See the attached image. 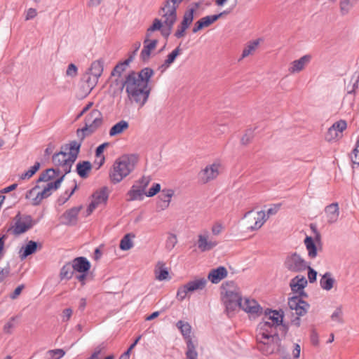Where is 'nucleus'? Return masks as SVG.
I'll return each mask as SVG.
<instances>
[{
    "label": "nucleus",
    "mask_w": 359,
    "mask_h": 359,
    "mask_svg": "<svg viewBox=\"0 0 359 359\" xmlns=\"http://www.w3.org/2000/svg\"><path fill=\"white\" fill-rule=\"evenodd\" d=\"M16 317L13 316L4 325L3 330L6 334H11L12 329L15 327V320Z\"/></svg>",
    "instance_id": "obj_54"
},
{
    "label": "nucleus",
    "mask_w": 359,
    "mask_h": 359,
    "mask_svg": "<svg viewBox=\"0 0 359 359\" xmlns=\"http://www.w3.org/2000/svg\"><path fill=\"white\" fill-rule=\"evenodd\" d=\"M264 39L262 38H258L255 40L250 41L248 43V55L253 53L259 46L260 43L263 42Z\"/></svg>",
    "instance_id": "obj_53"
},
{
    "label": "nucleus",
    "mask_w": 359,
    "mask_h": 359,
    "mask_svg": "<svg viewBox=\"0 0 359 359\" xmlns=\"http://www.w3.org/2000/svg\"><path fill=\"white\" fill-rule=\"evenodd\" d=\"M169 273L167 269L161 268L159 271L156 273V279L158 280H164L168 278Z\"/></svg>",
    "instance_id": "obj_58"
},
{
    "label": "nucleus",
    "mask_w": 359,
    "mask_h": 359,
    "mask_svg": "<svg viewBox=\"0 0 359 359\" xmlns=\"http://www.w3.org/2000/svg\"><path fill=\"white\" fill-rule=\"evenodd\" d=\"M76 188H77V185H76V184H75L74 188L72 189V191L69 193H68V191H66L63 194H62L57 198V204L59 205H62L64 203H65L69 200V198L73 195V194L76 191Z\"/></svg>",
    "instance_id": "obj_44"
},
{
    "label": "nucleus",
    "mask_w": 359,
    "mask_h": 359,
    "mask_svg": "<svg viewBox=\"0 0 359 359\" xmlns=\"http://www.w3.org/2000/svg\"><path fill=\"white\" fill-rule=\"evenodd\" d=\"M65 352L62 349H53L46 352L48 359H60L64 356Z\"/></svg>",
    "instance_id": "obj_46"
},
{
    "label": "nucleus",
    "mask_w": 359,
    "mask_h": 359,
    "mask_svg": "<svg viewBox=\"0 0 359 359\" xmlns=\"http://www.w3.org/2000/svg\"><path fill=\"white\" fill-rule=\"evenodd\" d=\"M177 243V238L176 235L173 233H170L165 242L166 248L169 250H172L175 248Z\"/></svg>",
    "instance_id": "obj_49"
},
{
    "label": "nucleus",
    "mask_w": 359,
    "mask_h": 359,
    "mask_svg": "<svg viewBox=\"0 0 359 359\" xmlns=\"http://www.w3.org/2000/svg\"><path fill=\"white\" fill-rule=\"evenodd\" d=\"M187 287L186 285H184L183 286L180 287L178 290H177V298L180 300V301H182L184 300L188 292H190L189 290H187Z\"/></svg>",
    "instance_id": "obj_55"
},
{
    "label": "nucleus",
    "mask_w": 359,
    "mask_h": 359,
    "mask_svg": "<svg viewBox=\"0 0 359 359\" xmlns=\"http://www.w3.org/2000/svg\"><path fill=\"white\" fill-rule=\"evenodd\" d=\"M154 72L150 67H144L139 72L130 71L121 81V88H125L128 100L142 107L148 100L150 88L149 82Z\"/></svg>",
    "instance_id": "obj_1"
},
{
    "label": "nucleus",
    "mask_w": 359,
    "mask_h": 359,
    "mask_svg": "<svg viewBox=\"0 0 359 359\" xmlns=\"http://www.w3.org/2000/svg\"><path fill=\"white\" fill-rule=\"evenodd\" d=\"M161 190V185L158 183H155L152 185V187L149 189L147 192H145V195L147 197H152L155 196L157 193H158Z\"/></svg>",
    "instance_id": "obj_56"
},
{
    "label": "nucleus",
    "mask_w": 359,
    "mask_h": 359,
    "mask_svg": "<svg viewBox=\"0 0 359 359\" xmlns=\"http://www.w3.org/2000/svg\"><path fill=\"white\" fill-rule=\"evenodd\" d=\"M60 173V168H48L40 174L37 180V182L39 183L41 182H48L54 179Z\"/></svg>",
    "instance_id": "obj_30"
},
{
    "label": "nucleus",
    "mask_w": 359,
    "mask_h": 359,
    "mask_svg": "<svg viewBox=\"0 0 359 359\" xmlns=\"http://www.w3.org/2000/svg\"><path fill=\"white\" fill-rule=\"evenodd\" d=\"M266 320L259 324V332L257 339L262 344L260 349L265 354L273 353L278 348L280 338L278 334V327H286L283 325L284 312L282 310H269L265 312Z\"/></svg>",
    "instance_id": "obj_2"
},
{
    "label": "nucleus",
    "mask_w": 359,
    "mask_h": 359,
    "mask_svg": "<svg viewBox=\"0 0 359 359\" xmlns=\"http://www.w3.org/2000/svg\"><path fill=\"white\" fill-rule=\"evenodd\" d=\"M307 285V280L304 276H297L290 281V286L294 292L302 293V290Z\"/></svg>",
    "instance_id": "obj_25"
},
{
    "label": "nucleus",
    "mask_w": 359,
    "mask_h": 359,
    "mask_svg": "<svg viewBox=\"0 0 359 359\" xmlns=\"http://www.w3.org/2000/svg\"><path fill=\"white\" fill-rule=\"evenodd\" d=\"M76 172L83 179L88 177L92 170V164L88 161L79 162L76 165Z\"/></svg>",
    "instance_id": "obj_28"
},
{
    "label": "nucleus",
    "mask_w": 359,
    "mask_h": 359,
    "mask_svg": "<svg viewBox=\"0 0 359 359\" xmlns=\"http://www.w3.org/2000/svg\"><path fill=\"white\" fill-rule=\"evenodd\" d=\"M187 359H197L198 353L193 342L189 341V348L186 351Z\"/></svg>",
    "instance_id": "obj_47"
},
{
    "label": "nucleus",
    "mask_w": 359,
    "mask_h": 359,
    "mask_svg": "<svg viewBox=\"0 0 359 359\" xmlns=\"http://www.w3.org/2000/svg\"><path fill=\"white\" fill-rule=\"evenodd\" d=\"M228 13L227 11H224L219 14L212 15H207L201 18L199 20L202 23L204 27H208L215 21H217L223 14Z\"/></svg>",
    "instance_id": "obj_39"
},
{
    "label": "nucleus",
    "mask_w": 359,
    "mask_h": 359,
    "mask_svg": "<svg viewBox=\"0 0 359 359\" xmlns=\"http://www.w3.org/2000/svg\"><path fill=\"white\" fill-rule=\"evenodd\" d=\"M131 63V57L127 58L124 61L119 62L114 67L111 72V76H116L117 79L115 80V83L118 84V79L121 77L122 74L126 72L129 65Z\"/></svg>",
    "instance_id": "obj_19"
},
{
    "label": "nucleus",
    "mask_w": 359,
    "mask_h": 359,
    "mask_svg": "<svg viewBox=\"0 0 359 359\" xmlns=\"http://www.w3.org/2000/svg\"><path fill=\"white\" fill-rule=\"evenodd\" d=\"M311 60L310 55H305L298 60L290 63L288 71L290 74H296L302 72L309 64Z\"/></svg>",
    "instance_id": "obj_13"
},
{
    "label": "nucleus",
    "mask_w": 359,
    "mask_h": 359,
    "mask_svg": "<svg viewBox=\"0 0 359 359\" xmlns=\"http://www.w3.org/2000/svg\"><path fill=\"white\" fill-rule=\"evenodd\" d=\"M77 67L75 65L71 63L68 65L66 74L67 76H69L71 77H74L77 74Z\"/></svg>",
    "instance_id": "obj_60"
},
{
    "label": "nucleus",
    "mask_w": 359,
    "mask_h": 359,
    "mask_svg": "<svg viewBox=\"0 0 359 359\" xmlns=\"http://www.w3.org/2000/svg\"><path fill=\"white\" fill-rule=\"evenodd\" d=\"M135 236L130 233L125 235L120 242V248L122 250H128L133 247V242L131 238H134Z\"/></svg>",
    "instance_id": "obj_42"
},
{
    "label": "nucleus",
    "mask_w": 359,
    "mask_h": 359,
    "mask_svg": "<svg viewBox=\"0 0 359 359\" xmlns=\"http://www.w3.org/2000/svg\"><path fill=\"white\" fill-rule=\"evenodd\" d=\"M109 144V142H104L100 145H99L95 149V157H101L104 156L102 154L104 149L108 147Z\"/></svg>",
    "instance_id": "obj_62"
},
{
    "label": "nucleus",
    "mask_w": 359,
    "mask_h": 359,
    "mask_svg": "<svg viewBox=\"0 0 359 359\" xmlns=\"http://www.w3.org/2000/svg\"><path fill=\"white\" fill-rule=\"evenodd\" d=\"M228 272L224 266H219L212 269L208 274V280L214 284H217L227 276Z\"/></svg>",
    "instance_id": "obj_17"
},
{
    "label": "nucleus",
    "mask_w": 359,
    "mask_h": 359,
    "mask_svg": "<svg viewBox=\"0 0 359 359\" xmlns=\"http://www.w3.org/2000/svg\"><path fill=\"white\" fill-rule=\"evenodd\" d=\"M341 137V135H339L334 128L332 126L328 129L326 135L325 139L328 142L336 140Z\"/></svg>",
    "instance_id": "obj_48"
},
{
    "label": "nucleus",
    "mask_w": 359,
    "mask_h": 359,
    "mask_svg": "<svg viewBox=\"0 0 359 359\" xmlns=\"http://www.w3.org/2000/svg\"><path fill=\"white\" fill-rule=\"evenodd\" d=\"M280 204H275L270 208H269L266 212L268 219L270 216L276 215L280 210Z\"/></svg>",
    "instance_id": "obj_63"
},
{
    "label": "nucleus",
    "mask_w": 359,
    "mask_h": 359,
    "mask_svg": "<svg viewBox=\"0 0 359 359\" xmlns=\"http://www.w3.org/2000/svg\"><path fill=\"white\" fill-rule=\"evenodd\" d=\"M163 27V22L158 18H155L152 25L149 27L150 32L160 30Z\"/></svg>",
    "instance_id": "obj_59"
},
{
    "label": "nucleus",
    "mask_w": 359,
    "mask_h": 359,
    "mask_svg": "<svg viewBox=\"0 0 359 359\" xmlns=\"http://www.w3.org/2000/svg\"><path fill=\"white\" fill-rule=\"evenodd\" d=\"M52 161L55 166L60 168V172H63L62 175H64V177L71 172L72 166L74 164L72 161L67 156V153L61 150L53 155Z\"/></svg>",
    "instance_id": "obj_8"
},
{
    "label": "nucleus",
    "mask_w": 359,
    "mask_h": 359,
    "mask_svg": "<svg viewBox=\"0 0 359 359\" xmlns=\"http://www.w3.org/2000/svg\"><path fill=\"white\" fill-rule=\"evenodd\" d=\"M359 74H355L353 76L351 80L350 84L347 86V92L349 94L353 93L358 87Z\"/></svg>",
    "instance_id": "obj_45"
},
{
    "label": "nucleus",
    "mask_w": 359,
    "mask_h": 359,
    "mask_svg": "<svg viewBox=\"0 0 359 359\" xmlns=\"http://www.w3.org/2000/svg\"><path fill=\"white\" fill-rule=\"evenodd\" d=\"M102 123V116L100 111L97 109L92 110L85 118V126L76 130L79 140H72L69 143L62 144L60 150L67 153V156L74 163L78 158L83 140L86 136L93 133Z\"/></svg>",
    "instance_id": "obj_3"
},
{
    "label": "nucleus",
    "mask_w": 359,
    "mask_h": 359,
    "mask_svg": "<svg viewBox=\"0 0 359 359\" xmlns=\"http://www.w3.org/2000/svg\"><path fill=\"white\" fill-rule=\"evenodd\" d=\"M63 180L64 175H61L55 182L48 183L43 189L39 192L36 197L32 199V205H39L43 199L46 198L51 195L52 191H55L60 188Z\"/></svg>",
    "instance_id": "obj_9"
},
{
    "label": "nucleus",
    "mask_w": 359,
    "mask_h": 359,
    "mask_svg": "<svg viewBox=\"0 0 359 359\" xmlns=\"http://www.w3.org/2000/svg\"><path fill=\"white\" fill-rule=\"evenodd\" d=\"M151 180V177L143 176L141 179L135 182L134 184L137 185V187H140L143 191H145V189L147 187Z\"/></svg>",
    "instance_id": "obj_50"
},
{
    "label": "nucleus",
    "mask_w": 359,
    "mask_h": 359,
    "mask_svg": "<svg viewBox=\"0 0 359 359\" xmlns=\"http://www.w3.org/2000/svg\"><path fill=\"white\" fill-rule=\"evenodd\" d=\"M104 62L102 59L93 61L91 63L88 73L99 79L103 72Z\"/></svg>",
    "instance_id": "obj_29"
},
{
    "label": "nucleus",
    "mask_w": 359,
    "mask_h": 359,
    "mask_svg": "<svg viewBox=\"0 0 359 359\" xmlns=\"http://www.w3.org/2000/svg\"><path fill=\"white\" fill-rule=\"evenodd\" d=\"M332 128H334L335 130L339 134L341 135V133L346 129L347 123L344 120H339V121L335 122Z\"/></svg>",
    "instance_id": "obj_51"
},
{
    "label": "nucleus",
    "mask_w": 359,
    "mask_h": 359,
    "mask_svg": "<svg viewBox=\"0 0 359 359\" xmlns=\"http://www.w3.org/2000/svg\"><path fill=\"white\" fill-rule=\"evenodd\" d=\"M144 195H145V191L140 189V187H137V185L133 184L127 193V196H128L127 201H141L143 199Z\"/></svg>",
    "instance_id": "obj_32"
},
{
    "label": "nucleus",
    "mask_w": 359,
    "mask_h": 359,
    "mask_svg": "<svg viewBox=\"0 0 359 359\" xmlns=\"http://www.w3.org/2000/svg\"><path fill=\"white\" fill-rule=\"evenodd\" d=\"M82 205L73 207L67 210L60 217L61 223L67 226H75L78 222V216Z\"/></svg>",
    "instance_id": "obj_11"
},
{
    "label": "nucleus",
    "mask_w": 359,
    "mask_h": 359,
    "mask_svg": "<svg viewBox=\"0 0 359 359\" xmlns=\"http://www.w3.org/2000/svg\"><path fill=\"white\" fill-rule=\"evenodd\" d=\"M219 168L220 164L217 163L208 165L198 174L201 182L205 184L215 179L219 174Z\"/></svg>",
    "instance_id": "obj_10"
},
{
    "label": "nucleus",
    "mask_w": 359,
    "mask_h": 359,
    "mask_svg": "<svg viewBox=\"0 0 359 359\" xmlns=\"http://www.w3.org/2000/svg\"><path fill=\"white\" fill-rule=\"evenodd\" d=\"M158 43V41L156 39H153L152 40H144L143 48L140 53V57L142 61L146 62L149 60L151 51L156 48Z\"/></svg>",
    "instance_id": "obj_14"
},
{
    "label": "nucleus",
    "mask_w": 359,
    "mask_h": 359,
    "mask_svg": "<svg viewBox=\"0 0 359 359\" xmlns=\"http://www.w3.org/2000/svg\"><path fill=\"white\" fill-rule=\"evenodd\" d=\"M195 12V9L191 8L185 11L182 21L181 22L182 26L188 28L190 25L192 23L194 20V13Z\"/></svg>",
    "instance_id": "obj_40"
},
{
    "label": "nucleus",
    "mask_w": 359,
    "mask_h": 359,
    "mask_svg": "<svg viewBox=\"0 0 359 359\" xmlns=\"http://www.w3.org/2000/svg\"><path fill=\"white\" fill-rule=\"evenodd\" d=\"M83 81L86 83L87 86V90H88V93H90L93 88L96 86L98 78L96 76L90 75L89 73H86V75H84L83 78Z\"/></svg>",
    "instance_id": "obj_41"
},
{
    "label": "nucleus",
    "mask_w": 359,
    "mask_h": 359,
    "mask_svg": "<svg viewBox=\"0 0 359 359\" xmlns=\"http://www.w3.org/2000/svg\"><path fill=\"white\" fill-rule=\"evenodd\" d=\"M129 128V123L125 120H121L114 124L109 130V135L114 137L121 134L124 130Z\"/></svg>",
    "instance_id": "obj_33"
},
{
    "label": "nucleus",
    "mask_w": 359,
    "mask_h": 359,
    "mask_svg": "<svg viewBox=\"0 0 359 359\" xmlns=\"http://www.w3.org/2000/svg\"><path fill=\"white\" fill-rule=\"evenodd\" d=\"M14 225L9 228L8 231H11L13 234L19 236L25 233L33 227L35 224L31 215H23L18 212L14 217Z\"/></svg>",
    "instance_id": "obj_7"
},
{
    "label": "nucleus",
    "mask_w": 359,
    "mask_h": 359,
    "mask_svg": "<svg viewBox=\"0 0 359 359\" xmlns=\"http://www.w3.org/2000/svg\"><path fill=\"white\" fill-rule=\"evenodd\" d=\"M108 197L109 196L107 192V189L104 187L100 190L95 191L93 194L92 202L98 206L102 203H105L108 199Z\"/></svg>",
    "instance_id": "obj_34"
},
{
    "label": "nucleus",
    "mask_w": 359,
    "mask_h": 359,
    "mask_svg": "<svg viewBox=\"0 0 359 359\" xmlns=\"http://www.w3.org/2000/svg\"><path fill=\"white\" fill-rule=\"evenodd\" d=\"M253 219L255 221L252 225L248 226V230L257 231L268 220V217L266 212L263 210L255 212L253 215Z\"/></svg>",
    "instance_id": "obj_21"
},
{
    "label": "nucleus",
    "mask_w": 359,
    "mask_h": 359,
    "mask_svg": "<svg viewBox=\"0 0 359 359\" xmlns=\"http://www.w3.org/2000/svg\"><path fill=\"white\" fill-rule=\"evenodd\" d=\"M38 247V243L33 241H29L25 247H22L21 250H20V257L22 260L25 259L26 257H27L29 255H32L34 253Z\"/></svg>",
    "instance_id": "obj_26"
},
{
    "label": "nucleus",
    "mask_w": 359,
    "mask_h": 359,
    "mask_svg": "<svg viewBox=\"0 0 359 359\" xmlns=\"http://www.w3.org/2000/svg\"><path fill=\"white\" fill-rule=\"evenodd\" d=\"M184 0H165L161 11L163 13L177 17V9Z\"/></svg>",
    "instance_id": "obj_20"
},
{
    "label": "nucleus",
    "mask_w": 359,
    "mask_h": 359,
    "mask_svg": "<svg viewBox=\"0 0 359 359\" xmlns=\"http://www.w3.org/2000/svg\"><path fill=\"white\" fill-rule=\"evenodd\" d=\"M306 269L309 270V271H308V278L309 280V282L310 283L315 282L316 280L317 272L314 269L311 268L309 265V267Z\"/></svg>",
    "instance_id": "obj_64"
},
{
    "label": "nucleus",
    "mask_w": 359,
    "mask_h": 359,
    "mask_svg": "<svg viewBox=\"0 0 359 359\" xmlns=\"http://www.w3.org/2000/svg\"><path fill=\"white\" fill-rule=\"evenodd\" d=\"M133 170V165L131 163L128 156H123L117 158L113 164L109 172V179L114 184L120 182L127 177Z\"/></svg>",
    "instance_id": "obj_5"
},
{
    "label": "nucleus",
    "mask_w": 359,
    "mask_h": 359,
    "mask_svg": "<svg viewBox=\"0 0 359 359\" xmlns=\"http://www.w3.org/2000/svg\"><path fill=\"white\" fill-rule=\"evenodd\" d=\"M284 267L292 273H300L309 267L306 260L297 252L288 253L283 262Z\"/></svg>",
    "instance_id": "obj_6"
},
{
    "label": "nucleus",
    "mask_w": 359,
    "mask_h": 359,
    "mask_svg": "<svg viewBox=\"0 0 359 359\" xmlns=\"http://www.w3.org/2000/svg\"><path fill=\"white\" fill-rule=\"evenodd\" d=\"M207 284V280L204 278L196 279L185 284L187 290L189 292H194L198 290H203Z\"/></svg>",
    "instance_id": "obj_35"
},
{
    "label": "nucleus",
    "mask_w": 359,
    "mask_h": 359,
    "mask_svg": "<svg viewBox=\"0 0 359 359\" xmlns=\"http://www.w3.org/2000/svg\"><path fill=\"white\" fill-rule=\"evenodd\" d=\"M74 273V267L72 262L65 264L61 269L60 277L62 279L69 280L72 278Z\"/></svg>",
    "instance_id": "obj_38"
},
{
    "label": "nucleus",
    "mask_w": 359,
    "mask_h": 359,
    "mask_svg": "<svg viewBox=\"0 0 359 359\" xmlns=\"http://www.w3.org/2000/svg\"><path fill=\"white\" fill-rule=\"evenodd\" d=\"M221 298L229 317H231L238 309H241L247 312V306H245L247 299H244V304H242L240 288L233 281H226L222 284Z\"/></svg>",
    "instance_id": "obj_4"
},
{
    "label": "nucleus",
    "mask_w": 359,
    "mask_h": 359,
    "mask_svg": "<svg viewBox=\"0 0 359 359\" xmlns=\"http://www.w3.org/2000/svg\"><path fill=\"white\" fill-rule=\"evenodd\" d=\"M174 192L172 189H163L159 196V204L158 205L162 208H166L168 207L170 202L171 198Z\"/></svg>",
    "instance_id": "obj_31"
},
{
    "label": "nucleus",
    "mask_w": 359,
    "mask_h": 359,
    "mask_svg": "<svg viewBox=\"0 0 359 359\" xmlns=\"http://www.w3.org/2000/svg\"><path fill=\"white\" fill-rule=\"evenodd\" d=\"M176 327L180 330L181 334L186 340L187 349L189 348V341L193 342L191 337V326L187 322L179 320L176 323Z\"/></svg>",
    "instance_id": "obj_23"
},
{
    "label": "nucleus",
    "mask_w": 359,
    "mask_h": 359,
    "mask_svg": "<svg viewBox=\"0 0 359 359\" xmlns=\"http://www.w3.org/2000/svg\"><path fill=\"white\" fill-rule=\"evenodd\" d=\"M263 313V308L255 299H248V317L256 318Z\"/></svg>",
    "instance_id": "obj_27"
},
{
    "label": "nucleus",
    "mask_w": 359,
    "mask_h": 359,
    "mask_svg": "<svg viewBox=\"0 0 359 359\" xmlns=\"http://www.w3.org/2000/svg\"><path fill=\"white\" fill-rule=\"evenodd\" d=\"M334 280L330 273H325L320 280V285L323 290H330L334 285Z\"/></svg>",
    "instance_id": "obj_37"
},
{
    "label": "nucleus",
    "mask_w": 359,
    "mask_h": 359,
    "mask_svg": "<svg viewBox=\"0 0 359 359\" xmlns=\"http://www.w3.org/2000/svg\"><path fill=\"white\" fill-rule=\"evenodd\" d=\"M40 168V163L36 162L33 166H32L27 172L23 173L20 176L21 180L31 178Z\"/></svg>",
    "instance_id": "obj_43"
},
{
    "label": "nucleus",
    "mask_w": 359,
    "mask_h": 359,
    "mask_svg": "<svg viewBox=\"0 0 359 359\" xmlns=\"http://www.w3.org/2000/svg\"><path fill=\"white\" fill-rule=\"evenodd\" d=\"M325 212L327 217V221L330 224L335 223L339 216V208L337 203H333L325 209Z\"/></svg>",
    "instance_id": "obj_18"
},
{
    "label": "nucleus",
    "mask_w": 359,
    "mask_h": 359,
    "mask_svg": "<svg viewBox=\"0 0 359 359\" xmlns=\"http://www.w3.org/2000/svg\"><path fill=\"white\" fill-rule=\"evenodd\" d=\"M162 17L164 18L163 24L166 25V27H161L160 29L161 34L165 39H168L172 32V27L177 20V17L165 13H163Z\"/></svg>",
    "instance_id": "obj_15"
},
{
    "label": "nucleus",
    "mask_w": 359,
    "mask_h": 359,
    "mask_svg": "<svg viewBox=\"0 0 359 359\" xmlns=\"http://www.w3.org/2000/svg\"><path fill=\"white\" fill-rule=\"evenodd\" d=\"M141 339V336H139L135 340V341L130 346V347L128 348V350L126 351H125L120 357V359H123V358H128L129 356H130V352L132 351V349L134 348V347L137 345V344L138 343V341H140V339Z\"/></svg>",
    "instance_id": "obj_57"
},
{
    "label": "nucleus",
    "mask_w": 359,
    "mask_h": 359,
    "mask_svg": "<svg viewBox=\"0 0 359 359\" xmlns=\"http://www.w3.org/2000/svg\"><path fill=\"white\" fill-rule=\"evenodd\" d=\"M182 49L180 46L175 48L167 56L164 62L159 66L158 69L163 73L175 62L177 57L182 53Z\"/></svg>",
    "instance_id": "obj_22"
},
{
    "label": "nucleus",
    "mask_w": 359,
    "mask_h": 359,
    "mask_svg": "<svg viewBox=\"0 0 359 359\" xmlns=\"http://www.w3.org/2000/svg\"><path fill=\"white\" fill-rule=\"evenodd\" d=\"M304 244L308 252L309 257L311 259L316 257L318 255L317 247L312 237L306 236L304 240Z\"/></svg>",
    "instance_id": "obj_36"
},
{
    "label": "nucleus",
    "mask_w": 359,
    "mask_h": 359,
    "mask_svg": "<svg viewBox=\"0 0 359 359\" xmlns=\"http://www.w3.org/2000/svg\"><path fill=\"white\" fill-rule=\"evenodd\" d=\"M353 2L351 0H341L340 2L341 11L343 15L348 13L353 6Z\"/></svg>",
    "instance_id": "obj_52"
},
{
    "label": "nucleus",
    "mask_w": 359,
    "mask_h": 359,
    "mask_svg": "<svg viewBox=\"0 0 359 359\" xmlns=\"http://www.w3.org/2000/svg\"><path fill=\"white\" fill-rule=\"evenodd\" d=\"M198 238V248L201 252L209 251L217 245L215 241H208V235L199 234Z\"/></svg>",
    "instance_id": "obj_24"
},
{
    "label": "nucleus",
    "mask_w": 359,
    "mask_h": 359,
    "mask_svg": "<svg viewBox=\"0 0 359 359\" xmlns=\"http://www.w3.org/2000/svg\"><path fill=\"white\" fill-rule=\"evenodd\" d=\"M341 316H342V311H341V309L340 308H337L334 312L332 314L331 316V318L332 320L334 321H337V322H339V323H341L342 322V319H341Z\"/></svg>",
    "instance_id": "obj_61"
},
{
    "label": "nucleus",
    "mask_w": 359,
    "mask_h": 359,
    "mask_svg": "<svg viewBox=\"0 0 359 359\" xmlns=\"http://www.w3.org/2000/svg\"><path fill=\"white\" fill-rule=\"evenodd\" d=\"M74 272L88 273L90 268V263L84 257H79L72 262Z\"/></svg>",
    "instance_id": "obj_16"
},
{
    "label": "nucleus",
    "mask_w": 359,
    "mask_h": 359,
    "mask_svg": "<svg viewBox=\"0 0 359 359\" xmlns=\"http://www.w3.org/2000/svg\"><path fill=\"white\" fill-rule=\"evenodd\" d=\"M288 306L291 310L295 311V314L298 316L305 315L309 307V305L305 301L297 296L289 298Z\"/></svg>",
    "instance_id": "obj_12"
}]
</instances>
